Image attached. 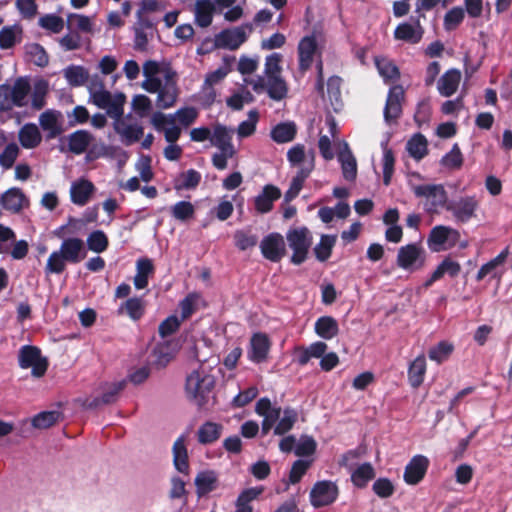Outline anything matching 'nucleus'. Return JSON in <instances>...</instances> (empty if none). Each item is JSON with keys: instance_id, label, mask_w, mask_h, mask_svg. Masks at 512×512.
Segmentation results:
<instances>
[{"instance_id": "obj_1", "label": "nucleus", "mask_w": 512, "mask_h": 512, "mask_svg": "<svg viewBox=\"0 0 512 512\" xmlns=\"http://www.w3.org/2000/svg\"><path fill=\"white\" fill-rule=\"evenodd\" d=\"M126 96L122 92L111 93L94 77L90 85V103L106 111L115 120L114 129L125 145H131L143 136L144 130L140 123L123 118Z\"/></svg>"}, {"instance_id": "obj_2", "label": "nucleus", "mask_w": 512, "mask_h": 512, "mask_svg": "<svg viewBox=\"0 0 512 512\" xmlns=\"http://www.w3.org/2000/svg\"><path fill=\"white\" fill-rule=\"evenodd\" d=\"M142 72L145 79L141 87L149 93H157V107L161 109L173 107L179 94L176 72L155 60L144 62Z\"/></svg>"}, {"instance_id": "obj_3", "label": "nucleus", "mask_w": 512, "mask_h": 512, "mask_svg": "<svg viewBox=\"0 0 512 512\" xmlns=\"http://www.w3.org/2000/svg\"><path fill=\"white\" fill-rule=\"evenodd\" d=\"M255 411L264 418L262 421L263 434H267L275 426L274 434L283 435L292 429L298 417L297 412L292 408H286L281 412V408L273 406L266 397L257 401Z\"/></svg>"}, {"instance_id": "obj_4", "label": "nucleus", "mask_w": 512, "mask_h": 512, "mask_svg": "<svg viewBox=\"0 0 512 512\" xmlns=\"http://www.w3.org/2000/svg\"><path fill=\"white\" fill-rule=\"evenodd\" d=\"M84 241L77 237L64 238L60 248L53 251L46 262L45 273L62 274L68 263L78 264L86 258Z\"/></svg>"}, {"instance_id": "obj_5", "label": "nucleus", "mask_w": 512, "mask_h": 512, "mask_svg": "<svg viewBox=\"0 0 512 512\" xmlns=\"http://www.w3.org/2000/svg\"><path fill=\"white\" fill-rule=\"evenodd\" d=\"M214 386V376L203 367L194 370L186 379V392L199 407L208 403Z\"/></svg>"}, {"instance_id": "obj_6", "label": "nucleus", "mask_w": 512, "mask_h": 512, "mask_svg": "<svg viewBox=\"0 0 512 512\" xmlns=\"http://www.w3.org/2000/svg\"><path fill=\"white\" fill-rule=\"evenodd\" d=\"M416 197L424 198V209L428 213H440L447 210L449 198L442 184H423L412 187Z\"/></svg>"}, {"instance_id": "obj_7", "label": "nucleus", "mask_w": 512, "mask_h": 512, "mask_svg": "<svg viewBox=\"0 0 512 512\" xmlns=\"http://www.w3.org/2000/svg\"><path fill=\"white\" fill-rule=\"evenodd\" d=\"M480 203L476 196L465 195L451 199L447 206L449 212L457 224H465L477 217Z\"/></svg>"}, {"instance_id": "obj_8", "label": "nucleus", "mask_w": 512, "mask_h": 512, "mask_svg": "<svg viewBox=\"0 0 512 512\" xmlns=\"http://www.w3.org/2000/svg\"><path fill=\"white\" fill-rule=\"evenodd\" d=\"M289 247L293 250L291 262L295 265L303 263L312 244L311 232L306 227L290 229L286 235Z\"/></svg>"}, {"instance_id": "obj_9", "label": "nucleus", "mask_w": 512, "mask_h": 512, "mask_svg": "<svg viewBox=\"0 0 512 512\" xmlns=\"http://www.w3.org/2000/svg\"><path fill=\"white\" fill-rule=\"evenodd\" d=\"M460 240V232L446 225H437L430 230L427 244L432 252H442L452 249Z\"/></svg>"}, {"instance_id": "obj_10", "label": "nucleus", "mask_w": 512, "mask_h": 512, "mask_svg": "<svg viewBox=\"0 0 512 512\" xmlns=\"http://www.w3.org/2000/svg\"><path fill=\"white\" fill-rule=\"evenodd\" d=\"M426 261V251L419 243H411L398 249L396 263L398 267L409 272L420 270Z\"/></svg>"}, {"instance_id": "obj_11", "label": "nucleus", "mask_w": 512, "mask_h": 512, "mask_svg": "<svg viewBox=\"0 0 512 512\" xmlns=\"http://www.w3.org/2000/svg\"><path fill=\"white\" fill-rule=\"evenodd\" d=\"M18 363L22 369L31 368L32 376L42 377L48 368V361L36 346L24 345L18 352Z\"/></svg>"}, {"instance_id": "obj_12", "label": "nucleus", "mask_w": 512, "mask_h": 512, "mask_svg": "<svg viewBox=\"0 0 512 512\" xmlns=\"http://www.w3.org/2000/svg\"><path fill=\"white\" fill-rule=\"evenodd\" d=\"M253 31V25L246 23L234 28L224 29L215 35L214 44L217 48L236 50Z\"/></svg>"}, {"instance_id": "obj_13", "label": "nucleus", "mask_w": 512, "mask_h": 512, "mask_svg": "<svg viewBox=\"0 0 512 512\" xmlns=\"http://www.w3.org/2000/svg\"><path fill=\"white\" fill-rule=\"evenodd\" d=\"M287 161L297 172L311 174L315 168V152L306 151L303 144H296L287 151Z\"/></svg>"}, {"instance_id": "obj_14", "label": "nucleus", "mask_w": 512, "mask_h": 512, "mask_svg": "<svg viewBox=\"0 0 512 512\" xmlns=\"http://www.w3.org/2000/svg\"><path fill=\"white\" fill-rule=\"evenodd\" d=\"M358 454L355 451H349L345 453L341 460V465L348 468L351 472V480L353 484L359 488H363L367 483L374 478V468L370 463H363L357 468H353L352 460H355Z\"/></svg>"}, {"instance_id": "obj_15", "label": "nucleus", "mask_w": 512, "mask_h": 512, "mask_svg": "<svg viewBox=\"0 0 512 512\" xmlns=\"http://www.w3.org/2000/svg\"><path fill=\"white\" fill-rule=\"evenodd\" d=\"M338 487L332 481H318L310 491V503L314 508H321L334 503L338 497Z\"/></svg>"}, {"instance_id": "obj_16", "label": "nucleus", "mask_w": 512, "mask_h": 512, "mask_svg": "<svg viewBox=\"0 0 512 512\" xmlns=\"http://www.w3.org/2000/svg\"><path fill=\"white\" fill-rule=\"evenodd\" d=\"M151 124L154 129L164 134L168 143H176L181 135V128L175 121V115L155 112L151 116Z\"/></svg>"}, {"instance_id": "obj_17", "label": "nucleus", "mask_w": 512, "mask_h": 512, "mask_svg": "<svg viewBox=\"0 0 512 512\" xmlns=\"http://www.w3.org/2000/svg\"><path fill=\"white\" fill-rule=\"evenodd\" d=\"M317 51L318 45L315 35L305 36L299 41L297 52L300 76H303L311 68Z\"/></svg>"}, {"instance_id": "obj_18", "label": "nucleus", "mask_w": 512, "mask_h": 512, "mask_svg": "<svg viewBox=\"0 0 512 512\" xmlns=\"http://www.w3.org/2000/svg\"><path fill=\"white\" fill-rule=\"evenodd\" d=\"M404 95V89L401 85H395L390 88L384 107V120L387 124L396 122L401 116Z\"/></svg>"}, {"instance_id": "obj_19", "label": "nucleus", "mask_w": 512, "mask_h": 512, "mask_svg": "<svg viewBox=\"0 0 512 512\" xmlns=\"http://www.w3.org/2000/svg\"><path fill=\"white\" fill-rule=\"evenodd\" d=\"M260 249L266 259L279 262L286 252L283 236L279 233H270L262 239Z\"/></svg>"}, {"instance_id": "obj_20", "label": "nucleus", "mask_w": 512, "mask_h": 512, "mask_svg": "<svg viewBox=\"0 0 512 512\" xmlns=\"http://www.w3.org/2000/svg\"><path fill=\"white\" fill-rule=\"evenodd\" d=\"M270 347V339L265 333H254L250 338L247 357L256 364L265 362L268 358Z\"/></svg>"}, {"instance_id": "obj_21", "label": "nucleus", "mask_w": 512, "mask_h": 512, "mask_svg": "<svg viewBox=\"0 0 512 512\" xmlns=\"http://www.w3.org/2000/svg\"><path fill=\"white\" fill-rule=\"evenodd\" d=\"M419 18V16L417 18L411 17L409 22L400 23L394 31L395 39L411 44L419 43L424 34Z\"/></svg>"}, {"instance_id": "obj_22", "label": "nucleus", "mask_w": 512, "mask_h": 512, "mask_svg": "<svg viewBox=\"0 0 512 512\" xmlns=\"http://www.w3.org/2000/svg\"><path fill=\"white\" fill-rule=\"evenodd\" d=\"M63 75L68 84L74 87H79L86 84L88 92L90 93V85L94 77L99 78L102 85L105 87L104 79L99 74L89 75L88 70L80 65H70L63 70Z\"/></svg>"}, {"instance_id": "obj_23", "label": "nucleus", "mask_w": 512, "mask_h": 512, "mask_svg": "<svg viewBox=\"0 0 512 512\" xmlns=\"http://www.w3.org/2000/svg\"><path fill=\"white\" fill-rule=\"evenodd\" d=\"M0 203L5 210L19 213L29 206V199L20 188L12 187L1 195Z\"/></svg>"}, {"instance_id": "obj_24", "label": "nucleus", "mask_w": 512, "mask_h": 512, "mask_svg": "<svg viewBox=\"0 0 512 512\" xmlns=\"http://www.w3.org/2000/svg\"><path fill=\"white\" fill-rule=\"evenodd\" d=\"M215 12L216 4L213 0H196L193 7L195 24L201 28L210 26Z\"/></svg>"}, {"instance_id": "obj_25", "label": "nucleus", "mask_w": 512, "mask_h": 512, "mask_svg": "<svg viewBox=\"0 0 512 512\" xmlns=\"http://www.w3.org/2000/svg\"><path fill=\"white\" fill-rule=\"evenodd\" d=\"M428 465L429 461L425 456H414L405 468L404 480L408 484H417L424 477Z\"/></svg>"}, {"instance_id": "obj_26", "label": "nucleus", "mask_w": 512, "mask_h": 512, "mask_svg": "<svg viewBox=\"0 0 512 512\" xmlns=\"http://www.w3.org/2000/svg\"><path fill=\"white\" fill-rule=\"evenodd\" d=\"M281 197V191L278 187L268 184L265 185L259 195L255 197L254 205L257 212L268 213L273 208L274 201Z\"/></svg>"}, {"instance_id": "obj_27", "label": "nucleus", "mask_w": 512, "mask_h": 512, "mask_svg": "<svg viewBox=\"0 0 512 512\" xmlns=\"http://www.w3.org/2000/svg\"><path fill=\"white\" fill-rule=\"evenodd\" d=\"M41 128L47 132L48 139L59 136L63 129L61 124V113L56 110H46L39 116Z\"/></svg>"}, {"instance_id": "obj_28", "label": "nucleus", "mask_w": 512, "mask_h": 512, "mask_svg": "<svg viewBox=\"0 0 512 512\" xmlns=\"http://www.w3.org/2000/svg\"><path fill=\"white\" fill-rule=\"evenodd\" d=\"M337 157L341 164L344 179L347 181H354L357 176V161L347 142L342 143V147L338 151Z\"/></svg>"}, {"instance_id": "obj_29", "label": "nucleus", "mask_w": 512, "mask_h": 512, "mask_svg": "<svg viewBox=\"0 0 512 512\" xmlns=\"http://www.w3.org/2000/svg\"><path fill=\"white\" fill-rule=\"evenodd\" d=\"M233 130L223 125L214 127L210 141L219 151H225L228 155H235L236 150L232 144Z\"/></svg>"}, {"instance_id": "obj_30", "label": "nucleus", "mask_w": 512, "mask_h": 512, "mask_svg": "<svg viewBox=\"0 0 512 512\" xmlns=\"http://www.w3.org/2000/svg\"><path fill=\"white\" fill-rule=\"evenodd\" d=\"M461 81V72L458 69L447 70L438 80L437 89L441 96L450 97L458 89Z\"/></svg>"}, {"instance_id": "obj_31", "label": "nucleus", "mask_w": 512, "mask_h": 512, "mask_svg": "<svg viewBox=\"0 0 512 512\" xmlns=\"http://www.w3.org/2000/svg\"><path fill=\"white\" fill-rule=\"evenodd\" d=\"M94 142V136L87 130H77L67 136L68 150L81 155Z\"/></svg>"}, {"instance_id": "obj_32", "label": "nucleus", "mask_w": 512, "mask_h": 512, "mask_svg": "<svg viewBox=\"0 0 512 512\" xmlns=\"http://www.w3.org/2000/svg\"><path fill=\"white\" fill-rule=\"evenodd\" d=\"M18 140L23 148L34 149L42 142V134L35 123H26L18 132Z\"/></svg>"}, {"instance_id": "obj_33", "label": "nucleus", "mask_w": 512, "mask_h": 512, "mask_svg": "<svg viewBox=\"0 0 512 512\" xmlns=\"http://www.w3.org/2000/svg\"><path fill=\"white\" fill-rule=\"evenodd\" d=\"M31 92V85L27 78L19 77L12 86H9V93L14 107H24L28 104V95Z\"/></svg>"}, {"instance_id": "obj_34", "label": "nucleus", "mask_w": 512, "mask_h": 512, "mask_svg": "<svg viewBox=\"0 0 512 512\" xmlns=\"http://www.w3.org/2000/svg\"><path fill=\"white\" fill-rule=\"evenodd\" d=\"M94 191V185L87 179H80L71 184V201L79 206H84Z\"/></svg>"}, {"instance_id": "obj_35", "label": "nucleus", "mask_w": 512, "mask_h": 512, "mask_svg": "<svg viewBox=\"0 0 512 512\" xmlns=\"http://www.w3.org/2000/svg\"><path fill=\"white\" fill-rule=\"evenodd\" d=\"M218 476L212 470L201 471L195 478L196 492L199 497L205 496L208 493L218 488Z\"/></svg>"}, {"instance_id": "obj_36", "label": "nucleus", "mask_w": 512, "mask_h": 512, "mask_svg": "<svg viewBox=\"0 0 512 512\" xmlns=\"http://www.w3.org/2000/svg\"><path fill=\"white\" fill-rule=\"evenodd\" d=\"M296 134L297 126L292 121L278 123L270 131L271 139L278 144H284L293 141L296 137Z\"/></svg>"}, {"instance_id": "obj_37", "label": "nucleus", "mask_w": 512, "mask_h": 512, "mask_svg": "<svg viewBox=\"0 0 512 512\" xmlns=\"http://www.w3.org/2000/svg\"><path fill=\"white\" fill-rule=\"evenodd\" d=\"M427 364L424 354L417 356L408 367V381L413 388L420 387L425 379Z\"/></svg>"}, {"instance_id": "obj_38", "label": "nucleus", "mask_w": 512, "mask_h": 512, "mask_svg": "<svg viewBox=\"0 0 512 512\" xmlns=\"http://www.w3.org/2000/svg\"><path fill=\"white\" fill-rule=\"evenodd\" d=\"M186 436L181 435L177 438V440L173 444V462L175 468L180 473H188L189 463H188V453L186 448Z\"/></svg>"}, {"instance_id": "obj_39", "label": "nucleus", "mask_w": 512, "mask_h": 512, "mask_svg": "<svg viewBox=\"0 0 512 512\" xmlns=\"http://www.w3.org/2000/svg\"><path fill=\"white\" fill-rule=\"evenodd\" d=\"M154 272V266L150 259L140 258L136 262V275L134 276V286L141 290L148 286V278Z\"/></svg>"}, {"instance_id": "obj_40", "label": "nucleus", "mask_w": 512, "mask_h": 512, "mask_svg": "<svg viewBox=\"0 0 512 512\" xmlns=\"http://www.w3.org/2000/svg\"><path fill=\"white\" fill-rule=\"evenodd\" d=\"M406 150L415 160L423 159L428 153V142L424 135L414 134L406 144Z\"/></svg>"}, {"instance_id": "obj_41", "label": "nucleus", "mask_w": 512, "mask_h": 512, "mask_svg": "<svg viewBox=\"0 0 512 512\" xmlns=\"http://www.w3.org/2000/svg\"><path fill=\"white\" fill-rule=\"evenodd\" d=\"M339 327L337 321L330 316H322L315 322L316 334L325 339L330 340L338 334Z\"/></svg>"}, {"instance_id": "obj_42", "label": "nucleus", "mask_w": 512, "mask_h": 512, "mask_svg": "<svg viewBox=\"0 0 512 512\" xmlns=\"http://www.w3.org/2000/svg\"><path fill=\"white\" fill-rule=\"evenodd\" d=\"M234 61L235 57H224L221 66H219L216 70L206 74L204 83L211 86L219 84L231 72L232 64L234 63Z\"/></svg>"}, {"instance_id": "obj_43", "label": "nucleus", "mask_w": 512, "mask_h": 512, "mask_svg": "<svg viewBox=\"0 0 512 512\" xmlns=\"http://www.w3.org/2000/svg\"><path fill=\"white\" fill-rule=\"evenodd\" d=\"M222 426L214 422H205L198 429V441L201 444H210L217 441L221 435Z\"/></svg>"}, {"instance_id": "obj_44", "label": "nucleus", "mask_w": 512, "mask_h": 512, "mask_svg": "<svg viewBox=\"0 0 512 512\" xmlns=\"http://www.w3.org/2000/svg\"><path fill=\"white\" fill-rule=\"evenodd\" d=\"M125 381L109 384L100 398H94L89 404L90 407H98L102 404H111L116 401L119 393L124 389Z\"/></svg>"}, {"instance_id": "obj_45", "label": "nucleus", "mask_w": 512, "mask_h": 512, "mask_svg": "<svg viewBox=\"0 0 512 512\" xmlns=\"http://www.w3.org/2000/svg\"><path fill=\"white\" fill-rule=\"evenodd\" d=\"M267 94L274 101H281L287 97L288 85L282 76L267 79Z\"/></svg>"}, {"instance_id": "obj_46", "label": "nucleus", "mask_w": 512, "mask_h": 512, "mask_svg": "<svg viewBox=\"0 0 512 512\" xmlns=\"http://www.w3.org/2000/svg\"><path fill=\"white\" fill-rule=\"evenodd\" d=\"M118 65H119V63H118L117 59L112 55L103 56L97 64V69L100 71V73H101L100 76L102 78H103V76L111 75V81H112L111 86H114L120 78L119 74H117V73L114 74V72L118 68Z\"/></svg>"}, {"instance_id": "obj_47", "label": "nucleus", "mask_w": 512, "mask_h": 512, "mask_svg": "<svg viewBox=\"0 0 512 512\" xmlns=\"http://www.w3.org/2000/svg\"><path fill=\"white\" fill-rule=\"evenodd\" d=\"M26 55L30 62L39 67H45L49 63V56L45 49L38 43H30L25 46Z\"/></svg>"}, {"instance_id": "obj_48", "label": "nucleus", "mask_w": 512, "mask_h": 512, "mask_svg": "<svg viewBox=\"0 0 512 512\" xmlns=\"http://www.w3.org/2000/svg\"><path fill=\"white\" fill-rule=\"evenodd\" d=\"M201 178L202 176L197 170L189 169L179 175L174 187L176 190L195 189L199 185Z\"/></svg>"}, {"instance_id": "obj_49", "label": "nucleus", "mask_w": 512, "mask_h": 512, "mask_svg": "<svg viewBox=\"0 0 512 512\" xmlns=\"http://www.w3.org/2000/svg\"><path fill=\"white\" fill-rule=\"evenodd\" d=\"M22 29L18 25L5 26L0 30V48L9 49L20 40Z\"/></svg>"}, {"instance_id": "obj_50", "label": "nucleus", "mask_w": 512, "mask_h": 512, "mask_svg": "<svg viewBox=\"0 0 512 512\" xmlns=\"http://www.w3.org/2000/svg\"><path fill=\"white\" fill-rule=\"evenodd\" d=\"M336 240V235L321 236L320 242L314 247L315 256L319 261L324 262L331 256Z\"/></svg>"}, {"instance_id": "obj_51", "label": "nucleus", "mask_w": 512, "mask_h": 512, "mask_svg": "<svg viewBox=\"0 0 512 512\" xmlns=\"http://www.w3.org/2000/svg\"><path fill=\"white\" fill-rule=\"evenodd\" d=\"M48 82L46 80L40 79L34 83L32 96H31V106L40 110L46 105V95L48 93Z\"/></svg>"}, {"instance_id": "obj_52", "label": "nucleus", "mask_w": 512, "mask_h": 512, "mask_svg": "<svg viewBox=\"0 0 512 512\" xmlns=\"http://www.w3.org/2000/svg\"><path fill=\"white\" fill-rule=\"evenodd\" d=\"M461 270V266L458 262L445 258L432 273V280H439L444 275H449L450 277H456Z\"/></svg>"}, {"instance_id": "obj_53", "label": "nucleus", "mask_w": 512, "mask_h": 512, "mask_svg": "<svg viewBox=\"0 0 512 512\" xmlns=\"http://www.w3.org/2000/svg\"><path fill=\"white\" fill-rule=\"evenodd\" d=\"M89 250L95 253L104 252L109 245L108 237L102 230H95L91 232L86 240Z\"/></svg>"}, {"instance_id": "obj_54", "label": "nucleus", "mask_w": 512, "mask_h": 512, "mask_svg": "<svg viewBox=\"0 0 512 512\" xmlns=\"http://www.w3.org/2000/svg\"><path fill=\"white\" fill-rule=\"evenodd\" d=\"M254 100L253 94L243 88L227 98L226 104L233 110H241L245 104H250L254 102Z\"/></svg>"}, {"instance_id": "obj_55", "label": "nucleus", "mask_w": 512, "mask_h": 512, "mask_svg": "<svg viewBox=\"0 0 512 512\" xmlns=\"http://www.w3.org/2000/svg\"><path fill=\"white\" fill-rule=\"evenodd\" d=\"M376 67L379 74L383 77L385 82L395 80L399 77V70L390 60L380 58L375 60Z\"/></svg>"}, {"instance_id": "obj_56", "label": "nucleus", "mask_w": 512, "mask_h": 512, "mask_svg": "<svg viewBox=\"0 0 512 512\" xmlns=\"http://www.w3.org/2000/svg\"><path fill=\"white\" fill-rule=\"evenodd\" d=\"M68 27L81 32L90 33L93 29L91 18L85 15L71 13L67 17Z\"/></svg>"}, {"instance_id": "obj_57", "label": "nucleus", "mask_w": 512, "mask_h": 512, "mask_svg": "<svg viewBox=\"0 0 512 512\" xmlns=\"http://www.w3.org/2000/svg\"><path fill=\"white\" fill-rule=\"evenodd\" d=\"M259 119V113L256 109L248 112V119L242 121L237 128V134L240 138L251 136L256 131V125Z\"/></svg>"}, {"instance_id": "obj_58", "label": "nucleus", "mask_w": 512, "mask_h": 512, "mask_svg": "<svg viewBox=\"0 0 512 512\" xmlns=\"http://www.w3.org/2000/svg\"><path fill=\"white\" fill-rule=\"evenodd\" d=\"M383 147V183L388 186L394 172V155L391 149L387 147L386 143H382Z\"/></svg>"}, {"instance_id": "obj_59", "label": "nucleus", "mask_w": 512, "mask_h": 512, "mask_svg": "<svg viewBox=\"0 0 512 512\" xmlns=\"http://www.w3.org/2000/svg\"><path fill=\"white\" fill-rule=\"evenodd\" d=\"M281 60L282 56L279 53H272L266 57L264 74L267 79L281 77Z\"/></svg>"}, {"instance_id": "obj_60", "label": "nucleus", "mask_w": 512, "mask_h": 512, "mask_svg": "<svg viewBox=\"0 0 512 512\" xmlns=\"http://www.w3.org/2000/svg\"><path fill=\"white\" fill-rule=\"evenodd\" d=\"M465 17V11L462 7H453L444 16V28L447 31L456 29Z\"/></svg>"}, {"instance_id": "obj_61", "label": "nucleus", "mask_w": 512, "mask_h": 512, "mask_svg": "<svg viewBox=\"0 0 512 512\" xmlns=\"http://www.w3.org/2000/svg\"><path fill=\"white\" fill-rule=\"evenodd\" d=\"M453 351V345L446 342L441 341L436 346L432 347L429 350L428 356L432 361H435L437 363H442L445 361L449 355Z\"/></svg>"}, {"instance_id": "obj_62", "label": "nucleus", "mask_w": 512, "mask_h": 512, "mask_svg": "<svg viewBox=\"0 0 512 512\" xmlns=\"http://www.w3.org/2000/svg\"><path fill=\"white\" fill-rule=\"evenodd\" d=\"M20 149L14 142L6 145L0 154V166L4 169H10L19 155Z\"/></svg>"}, {"instance_id": "obj_63", "label": "nucleus", "mask_w": 512, "mask_h": 512, "mask_svg": "<svg viewBox=\"0 0 512 512\" xmlns=\"http://www.w3.org/2000/svg\"><path fill=\"white\" fill-rule=\"evenodd\" d=\"M234 241L238 249L245 251L254 247L258 242V238L256 235L251 234L248 231L237 230L234 233Z\"/></svg>"}, {"instance_id": "obj_64", "label": "nucleus", "mask_w": 512, "mask_h": 512, "mask_svg": "<svg viewBox=\"0 0 512 512\" xmlns=\"http://www.w3.org/2000/svg\"><path fill=\"white\" fill-rule=\"evenodd\" d=\"M195 208L191 202L179 201L171 207L173 217L180 221H185L194 215Z\"/></svg>"}]
</instances>
